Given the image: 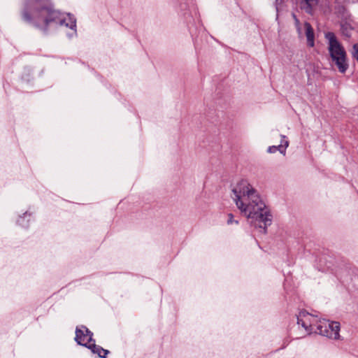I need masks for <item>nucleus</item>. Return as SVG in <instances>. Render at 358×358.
I'll use <instances>...</instances> for the list:
<instances>
[{
    "mask_svg": "<svg viewBox=\"0 0 358 358\" xmlns=\"http://www.w3.org/2000/svg\"><path fill=\"white\" fill-rule=\"evenodd\" d=\"M93 334L86 327L81 326L76 329L75 340L78 345L87 348L94 341L92 338Z\"/></svg>",
    "mask_w": 358,
    "mask_h": 358,
    "instance_id": "423d86ee",
    "label": "nucleus"
},
{
    "mask_svg": "<svg viewBox=\"0 0 358 358\" xmlns=\"http://www.w3.org/2000/svg\"><path fill=\"white\" fill-rule=\"evenodd\" d=\"M234 200L241 213L251 222L266 229L271 223V215L258 192L245 180L233 189Z\"/></svg>",
    "mask_w": 358,
    "mask_h": 358,
    "instance_id": "f03ea898",
    "label": "nucleus"
},
{
    "mask_svg": "<svg viewBox=\"0 0 358 358\" xmlns=\"http://www.w3.org/2000/svg\"><path fill=\"white\" fill-rule=\"evenodd\" d=\"M292 17H293V18H294V20L295 25H296V27L297 30H298L299 31H300L301 28H300V22H299V20L297 18V17L296 16V15H295V14H293V15H292Z\"/></svg>",
    "mask_w": 358,
    "mask_h": 358,
    "instance_id": "9b49d317",
    "label": "nucleus"
},
{
    "mask_svg": "<svg viewBox=\"0 0 358 358\" xmlns=\"http://www.w3.org/2000/svg\"><path fill=\"white\" fill-rule=\"evenodd\" d=\"M353 48L355 50L354 57L358 62V44H355Z\"/></svg>",
    "mask_w": 358,
    "mask_h": 358,
    "instance_id": "ddd939ff",
    "label": "nucleus"
},
{
    "mask_svg": "<svg viewBox=\"0 0 358 358\" xmlns=\"http://www.w3.org/2000/svg\"><path fill=\"white\" fill-rule=\"evenodd\" d=\"M87 348L91 350L94 354L98 355L101 358H106L109 354V351L108 350H105L102 347L96 345L95 341L92 343V345H88Z\"/></svg>",
    "mask_w": 358,
    "mask_h": 358,
    "instance_id": "6e6552de",
    "label": "nucleus"
},
{
    "mask_svg": "<svg viewBox=\"0 0 358 358\" xmlns=\"http://www.w3.org/2000/svg\"><path fill=\"white\" fill-rule=\"evenodd\" d=\"M303 1L306 3V4L310 8H312L313 6H315L318 2V0H303Z\"/></svg>",
    "mask_w": 358,
    "mask_h": 358,
    "instance_id": "1a4fd4ad",
    "label": "nucleus"
},
{
    "mask_svg": "<svg viewBox=\"0 0 358 358\" xmlns=\"http://www.w3.org/2000/svg\"><path fill=\"white\" fill-rule=\"evenodd\" d=\"M325 38L328 41V51L332 63L336 66L340 73H345L349 68V63L344 47L333 32H327Z\"/></svg>",
    "mask_w": 358,
    "mask_h": 358,
    "instance_id": "7ed1b4c3",
    "label": "nucleus"
},
{
    "mask_svg": "<svg viewBox=\"0 0 358 358\" xmlns=\"http://www.w3.org/2000/svg\"><path fill=\"white\" fill-rule=\"evenodd\" d=\"M318 322L319 319L316 316L308 313L301 312L298 316V324L310 333H315Z\"/></svg>",
    "mask_w": 358,
    "mask_h": 358,
    "instance_id": "39448f33",
    "label": "nucleus"
},
{
    "mask_svg": "<svg viewBox=\"0 0 358 358\" xmlns=\"http://www.w3.org/2000/svg\"><path fill=\"white\" fill-rule=\"evenodd\" d=\"M20 13L26 23L45 33L53 26H64L71 29L76 27L74 17L55 9L52 0H24Z\"/></svg>",
    "mask_w": 358,
    "mask_h": 358,
    "instance_id": "f257e3e1",
    "label": "nucleus"
},
{
    "mask_svg": "<svg viewBox=\"0 0 358 358\" xmlns=\"http://www.w3.org/2000/svg\"><path fill=\"white\" fill-rule=\"evenodd\" d=\"M282 145H279V146H270L268 148V152H270V153H273V152H276L279 148H281Z\"/></svg>",
    "mask_w": 358,
    "mask_h": 358,
    "instance_id": "f8f14e48",
    "label": "nucleus"
},
{
    "mask_svg": "<svg viewBox=\"0 0 358 358\" xmlns=\"http://www.w3.org/2000/svg\"><path fill=\"white\" fill-rule=\"evenodd\" d=\"M233 223H235L236 224H238V222L237 220H234V215L230 213V214L228 215L227 224H232Z\"/></svg>",
    "mask_w": 358,
    "mask_h": 358,
    "instance_id": "9d476101",
    "label": "nucleus"
},
{
    "mask_svg": "<svg viewBox=\"0 0 358 358\" xmlns=\"http://www.w3.org/2000/svg\"><path fill=\"white\" fill-rule=\"evenodd\" d=\"M340 324L327 320H319L315 333L332 339L339 338Z\"/></svg>",
    "mask_w": 358,
    "mask_h": 358,
    "instance_id": "20e7f679",
    "label": "nucleus"
},
{
    "mask_svg": "<svg viewBox=\"0 0 358 358\" xmlns=\"http://www.w3.org/2000/svg\"><path fill=\"white\" fill-rule=\"evenodd\" d=\"M285 148H287L288 146V142L287 141H285Z\"/></svg>",
    "mask_w": 358,
    "mask_h": 358,
    "instance_id": "4468645a",
    "label": "nucleus"
},
{
    "mask_svg": "<svg viewBox=\"0 0 358 358\" xmlns=\"http://www.w3.org/2000/svg\"><path fill=\"white\" fill-rule=\"evenodd\" d=\"M304 27L306 30V36L307 38V43L310 47H313L315 45V34L314 30L308 22H305Z\"/></svg>",
    "mask_w": 358,
    "mask_h": 358,
    "instance_id": "0eeeda50",
    "label": "nucleus"
}]
</instances>
